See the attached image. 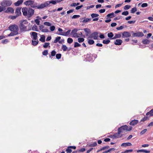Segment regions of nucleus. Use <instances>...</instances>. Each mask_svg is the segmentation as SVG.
Wrapping results in <instances>:
<instances>
[{
  "mask_svg": "<svg viewBox=\"0 0 153 153\" xmlns=\"http://www.w3.org/2000/svg\"><path fill=\"white\" fill-rule=\"evenodd\" d=\"M24 4L26 6L30 5V7L33 8H36L39 9H41V4H38L34 0H27L24 2Z\"/></svg>",
  "mask_w": 153,
  "mask_h": 153,
  "instance_id": "f257e3e1",
  "label": "nucleus"
},
{
  "mask_svg": "<svg viewBox=\"0 0 153 153\" xmlns=\"http://www.w3.org/2000/svg\"><path fill=\"white\" fill-rule=\"evenodd\" d=\"M132 127L131 126L128 128V126L126 125L123 126L118 128V131H119L118 134L124 132L123 131L125 130L130 131L132 130Z\"/></svg>",
  "mask_w": 153,
  "mask_h": 153,
  "instance_id": "f03ea898",
  "label": "nucleus"
},
{
  "mask_svg": "<svg viewBox=\"0 0 153 153\" xmlns=\"http://www.w3.org/2000/svg\"><path fill=\"white\" fill-rule=\"evenodd\" d=\"M50 4H52L53 5L56 4V3L55 0H52L50 1H47L44 3L41 4V9H42L45 7H47Z\"/></svg>",
  "mask_w": 153,
  "mask_h": 153,
  "instance_id": "7ed1b4c3",
  "label": "nucleus"
},
{
  "mask_svg": "<svg viewBox=\"0 0 153 153\" xmlns=\"http://www.w3.org/2000/svg\"><path fill=\"white\" fill-rule=\"evenodd\" d=\"M8 30L11 32H18L19 28L18 26L16 24L10 25L8 27Z\"/></svg>",
  "mask_w": 153,
  "mask_h": 153,
  "instance_id": "20e7f679",
  "label": "nucleus"
},
{
  "mask_svg": "<svg viewBox=\"0 0 153 153\" xmlns=\"http://www.w3.org/2000/svg\"><path fill=\"white\" fill-rule=\"evenodd\" d=\"M12 4V1L10 0H4L1 3V4L2 7H5L10 6Z\"/></svg>",
  "mask_w": 153,
  "mask_h": 153,
  "instance_id": "39448f33",
  "label": "nucleus"
},
{
  "mask_svg": "<svg viewBox=\"0 0 153 153\" xmlns=\"http://www.w3.org/2000/svg\"><path fill=\"white\" fill-rule=\"evenodd\" d=\"M22 22H20L19 25V27L20 29V32L22 33L27 31V27L25 26L22 23Z\"/></svg>",
  "mask_w": 153,
  "mask_h": 153,
  "instance_id": "423d86ee",
  "label": "nucleus"
},
{
  "mask_svg": "<svg viewBox=\"0 0 153 153\" xmlns=\"http://www.w3.org/2000/svg\"><path fill=\"white\" fill-rule=\"evenodd\" d=\"M99 33L97 32H95L92 33L88 37V38H93L94 40L98 39Z\"/></svg>",
  "mask_w": 153,
  "mask_h": 153,
  "instance_id": "0eeeda50",
  "label": "nucleus"
},
{
  "mask_svg": "<svg viewBox=\"0 0 153 153\" xmlns=\"http://www.w3.org/2000/svg\"><path fill=\"white\" fill-rule=\"evenodd\" d=\"M32 7H29L28 9V15L27 18L28 20L29 18L31 17L34 14L35 11L34 9H33Z\"/></svg>",
  "mask_w": 153,
  "mask_h": 153,
  "instance_id": "6e6552de",
  "label": "nucleus"
},
{
  "mask_svg": "<svg viewBox=\"0 0 153 153\" xmlns=\"http://www.w3.org/2000/svg\"><path fill=\"white\" fill-rule=\"evenodd\" d=\"M131 33H132V36L133 37H143L144 35L143 33L142 32L139 31L137 33H134L133 31H131Z\"/></svg>",
  "mask_w": 153,
  "mask_h": 153,
  "instance_id": "1a4fd4ad",
  "label": "nucleus"
},
{
  "mask_svg": "<svg viewBox=\"0 0 153 153\" xmlns=\"http://www.w3.org/2000/svg\"><path fill=\"white\" fill-rule=\"evenodd\" d=\"M93 56L91 53H88L87 54L86 57L85 58L86 61L92 62L94 61Z\"/></svg>",
  "mask_w": 153,
  "mask_h": 153,
  "instance_id": "9d476101",
  "label": "nucleus"
},
{
  "mask_svg": "<svg viewBox=\"0 0 153 153\" xmlns=\"http://www.w3.org/2000/svg\"><path fill=\"white\" fill-rule=\"evenodd\" d=\"M31 35V37L33 40H36L37 39V34L38 33L34 32H31L30 33Z\"/></svg>",
  "mask_w": 153,
  "mask_h": 153,
  "instance_id": "9b49d317",
  "label": "nucleus"
},
{
  "mask_svg": "<svg viewBox=\"0 0 153 153\" xmlns=\"http://www.w3.org/2000/svg\"><path fill=\"white\" fill-rule=\"evenodd\" d=\"M122 37L123 38H128L131 36V34L128 31H124L122 33Z\"/></svg>",
  "mask_w": 153,
  "mask_h": 153,
  "instance_id": "f8f14e48",
  "label": "nucleus"
},
{
  "mask_svg": "<svg viewBox=\"0 0 153 153\" xmlns=\"http://www.w3.org/2000/svg\"><path fill=\"white\" fill-rule=\"evenodd\" d=\"M28 9L27 7H23L22 8V12L23 13V15L25 16H27Z\"/></svg>",
  "mask_w": 153,
  "mask_h": 153,
  "instance_id": "ddd939ff",
  "label": "nucleus"
},
{
  "mask_svg": "<svg viewBox=\"0 0 153 153\" xmlns=\"http://www.w3.org/2000/svg\"><path fill=\"white\" fill-rule=\"evenodd\" d=\"M21 7H17L16 9L15 13L18 17L22 15V13L21 12Z\"/></svg>",
  "mask_w": 153,
  "mask_h": 153,
  "instance_id": "4468645a",
  "label": "nucleus"
},
{
  "mask_svg": "<svg viewBox=\"0 0 153 153\" xmlns=\"http://www.w3.org/2000/svg\"><path fill=\"white\" fill-rule=\"evenodd\" d=\"M14 10L11 7H8L7 10L4 11V12L7 13H14Z\"/></svg>",
  "mask_w": 153,
  "mask_h": 153,
  "instance_id": "2eb2a0df",
  "label": "nucleus"
},
{
  "mask_svg": "<svg viewBox=\"0 0 153 153\" xmlns=\"http://www.w3.org/2000/svg\"><path fill=\"white\" fill-rule=\"evenodd\" d=\"M123 42L122 40L120 39H116L114 42V44L116 45H121Z\"/></svg>",
  "mask_w": 153,
  "mask_h": 153,
  "instance_id": "dca6fc26",
  "label": "nucleus"
},
{
  "mask_svg": "<svg viewBox=\"0 0 153 153\" xmlns=\"http://www.w3.org/2000/svg\"><path fill=\"white\" fill-rule=\"evenodd\" d=\"M138 122V120H132L130 123V125L134 126L137 124Z\"/></svg>",
  "mask_w": 153,
  "mask_h": 153,
  "instance_id": "f3484780",
  "label": "nucleus"
},
{
  "mask_svg": "<svg viewBox=\"0 0 153 153\" xmlns=\"http://www.w3.org/2000/svg\"><path fill=\"white\" fill-rule=\"evenodd\" d=\"M132 145V144L130 142L123 143L121 145V146L126 147L127 146H131Z\"/></svg>",
  "mask_w": 153,
  "mask_h": 153,
  "instance_id": "a211bd4d",
  "label": "nucleus"
},
{
  "mask_svg": "<svg viewBox=\"0 0 153 153\" xmlns=\"http://www.w3.org/2000/svg\"><path fill=\"white\" fill-rule=\"evenodd\" d=\"M23 1V0H18L17 2L14 3V5L16 6H18L21 4Z\"/></svg>",
  "mask_w": 153,
  "mask_h": 153,
  "instance_id": "6ab92c4d",
  "label": "nucleus"
},
{
  "mask_svg": "<svg viewBox=\"0 0 153 153\" xmlns=\"http://www.w3.org/2000/svg\"><path fill=\"white\" fill-rule=\"evenodd\" d=\"M150 152V151L147 150L145 149H140L137 150V152H144L145 153H149Z\"/></svg>",
  "mask_w": 153,
  "mask_h": 153,
  "instance_id": "aec40b11",
  "label": "nucleus"
},
{
  "mask_svg": "<svg viewBox=\"0 0 153 153\" xmlns=\"http://www.w3.org/2000/svg\"><path fill=\"white\" fill-rule=\"evenodd\" d=\"M84 30L85 32L86 33V36H88V34H90L91 33V30L88 28H84Z\"/></svg>",
  "mask_w": 153,
  "mask_h": 153,
  "instance_id": "412c9836",
  "label": "nucleus"
},
{
  "mask_svg": "<svg viewBox=\"0 0 153 153\" xmlns=\"http://www.w3.org/2000/svg\"><path fill=\"white\" fill-rule=\"evenodd\" d=\"M142 42L144 44L147 45L149 43L150 41L147 39H145L142 40Z\"/></svg>",
  "mask_w": 153,
  "mask_h": 153,
  "instance_id": "4be33fe9",
  "label": "nucleus"
},
{
  "mask_svg": "<svg viewBox=\"0 0 153 153\" xmlns=\"http://www.w3.org/2000/svg\"><path fill=\"white\" fill-rule=\"evenodd\" d=\"M115 35L114 36L113 38L110 39H115L117 38H120L121 36V35L120 34H115Z\"/></svg>",
  "mask_w": 153,
  "mask_h": 153,
  "instance_id": "5701e85b",
  "label": "nucleus"
},
{
  "mask_svg": "<svg viewBox=\"0 0 153 153\" xmlns=\"http://www.w3.org/2000/svg\"><path fill=\"white\" fill-rule=\"evenodd\" d=\"M116 16V15L114 14V13L112 12L111 13L108 14L106 16L108 17V18H112Z\"/></svg>",
  "mask_w": 153,
  "mask_h": 153,
  "instance_id": "b1692460",
  "label": "nucleus"
},
{
  "mask_svg": "<svg viewBox=\"0 0 153 153\" xmlns=\"http://www.w3.org/2000/svg\"><path fill=\"white\" fill-rule=\"evenodd\" d=\"M19 34L18 32L15 33V32H12L9 34L8 35V36H13L15 35H16Z\"/></svg>",
  "mask_w": 153,
  "mask_h": 153,
  "instance_id": "393cba45",
  "label": "nucleus"
},
{
  "mask_svg": "<svg viewBox=\"0 0 153 153\" xmlns=\"http://www.w3.org/2000/svg\"><path fill=\"white\" fill-rule=\"evenodd\" d=\"M39 41L42 42H44L45 41V36L43 35H41V37L39 39Z\"/></svg>",
  "mask_w": 153,
  "mask_h": 153,
  "instance_id": "a878e982",
  "label": "nucleus"
},
{
  "mask_svg": "<svg viewBox=\"0 0 153 153\" xmlns=\"http://www.w3.org/2000/svg\"><path fill=\"white\" fill-rule=\"evenodd\" d=\"M153 114V109L151 110L149 112H148L146 113V115L147 116L149 115V117L153 116L152 115Z\"/></svg>",
  "mask_w": 153,
  "mask_h": 153,
  "instance_id": "bb28decb",
  "label": "nucleus"
},
{
  "mask_svg": "<svg viewBox=\"0 0 153 153\" xmlns=\"http://www.w3.org/2000/svg\"><path fill=\"white\" fill-rule=\"evenodd\" d=\"M32 30L33 31H38L39 30L37 28V26L35 24H34L32 27Z\"/></svg>",
  "mask_w": 153,
  "mask_h": 153,
  "instance_id": "cd10ccee",
  "label": "nucleus"
},
{
  "mask_svg": "<svg viewBox=\"0 0 153 153\" xmlns=\"http://www.w3.org/2000/svg\"><path fill=\"white\" fill-rule=\"evenodd\" d=\"M50 43L48 42H45L43 45V47L45 48H47L48 47L50 48V46L49 45Z\"/></svg>",
  "mask_w": 153,
  "mask_h": 153,
  "instance_id": "c85d7f7f",
  "label": "nucleus"
},
{
  "mask_svg": "<svg viewBox=\"0 0 153 153\" xmlns=\"http://www.w3.org/2000/svg\"><path fill=\"white\" fill-rule=\"evenodd\" d=\"M88 44L90 45H92L94 43V40L91 39H89L88 40Z\"/></svg>",
  "mask_w": 153,
  "mask_h": 153,
  "instance_id": "c756f323",
  "label": "nucleus"
},
{
  "mask_svg": "<svg viewBox=\"0 0 153 153\" xmlns=\"http://www.w3.org/2000/svg\"><path fill=\"white\" fill-rule=\"evenodd\" d=\"M61 38V37L57 36V37H56V38L55 40L53 42L54 43H56L57 42H59V40Z\"/></svg>",
  "mask_w": 153,
  "mask_h": 153,
  "instance_id": "7c9ffc66",
  "label": "nucleus"
},
{
  "mask_svg": "<svg viewBox=\"0 0 153 153\" xmlns=\"http://www.w3.org/2000/svg\"><path fill=\"white\" fill-rule=\"evenodd\" d=\"M51 55H49V57L50 58H51V57L52 56H54L56 54V51L55 50H53V51H52L51 52Z\"/></svg>",
  "mask_w": 153,
  "mask_h": 153,
  "instance_id": "2f4dec72",
  "label": "nucleus"
},
{
  "mask_svg": "<svg viewBox=\"0 0 153 153\" xmlns=\"http://www.w3.org/2000/svg\"><path fill=\"white\" fill-rule=\"evenodd\" d=\"M39 42L38 40L37 41H33V40L32 41V45L34 46L37 45L38 44Z\"/></svg>",
  "mask_w": 153,
  "mask_h": 153,
  "instance_id": "473e14b6",
  "label": "nucleus"
},
{
  "mask_svg": "<svg viewBox=\"0 0 153 153\" xmlns=\"http://www.w3.org/2000/svg\"><path fill=\"white\" fill-rule=\"evenodd\" d=\"M137 11V9L136 7L132 8L131 10V13H134Z\"/></svg>",
  "mask_w": 153,
  "mask_h": 153,
  "instance_id": "72a5a7b5",
  "label": "nucleus"
},
{
  "mask_svg": "<svg viewBox=\"0 0 153 153\" xmlns=\"http://www.w3.org/2000/svg\"><path fill=\"white\" fill-rule=\"evenodd\" d=\"M73 39L71 38H68L67 39V42L69 44H71L73 42Z\"/></svg>",
  "mask_w": 153,
  "mask_h": 153,
  "instance_id": "f704fd0d",
  "label": "nucleus"
},
{
  "mask_svg": "<svg viewBox=\"0 0 153 153\" xmlns=\"http://www.w3.org/2000/svg\"><path fill=\"white\" fill-rule=\"evenodd\" d=\"M114 36V34L112 32H110L108 34V36L110 39L113 38Z\"/></svg>",
  "mask_w": 153,
  "mask_h": 153,
  "instance_id": "c9c22d12",
  "label": "nucleus"
},
{
  "mask_svg": "<svg viewBox=\"0 0 153 153\" xmlns=\"http://www.w3.org/2000/svg\"><path fill=\"white\" fill-rule=\"evenodd\" d=\"M110 42V40H109L108 39L107 40H104L102 41V43L104 44H109Z\"/></svg>",
  "mask_w": 153,
  "mask_h": 153,
  "instance_id": "e433bc0d",
  "label": "nucleus"
},
{
  "mask_svg": "<svg viewBox=\"0 0 153 153\" xmlns=\"http://www.w3.org/2000/svg\"><path fill=\"white\" fill-rule=\"evenodd\" d=\"M99 16V15L96 13H92L91 15V16L92 18H94L97 17Z\"/></svg>",
  "mask_w": 153,
  "mask_h": 153,
  "instance_id": "4c0bfd02",
  "label": "nucleus"
},
{
  "mask_svg": "<svg viewBox=\"0 0 153 153\" xmlns=\"http://www.w3.org/2000/svg\"><path fill=\"white\" fill-rule=\"evenodd\" d=\"M97 143L96 142H95L94 143H91L88 145L89 147H95L97 145Z\"/></svg>",
  "mask_w": 153,
  "mask_h": 153,
  "instance_id": "58836bf2",
  "label": "nucleus"
},
{
  "mask_svg": "<svg viewBox=\"0 0 153 153\" xmlns=\"http://www.w3.org/2000/svg\"><path fill=\"white\" fill-rule=\"evenodd\" d=\"M91 20V19L86 18L82 21V22L83 23H86Z\"/></svg>",
  "mask_w": 153,
  "mask_h": 153,
  "instance_id": "ea45409f",
  "label": "nucleus"
},
{
  "mask_svg": "<svg viewBox=\"0 0 153 153\" xmlns=\"http://www.w3.org/2000/svg\"><path fill=\"white\" fill-rule=\"evenodd\" d=\"M62 48L63 50V51H67V49H68L67 47L65 45H62Z\"/></svg>",
  "mask_w": 153,
  "mask_h": 153,
  "instance_id": "a19ab883",
  "label": "nucleus"
},
{
  "mask_svg": "<svg viewBox=\"0 0 153 153\" xmlns=\"http://www.w3.org/2000/svg\"><path fill=\"white\" fill-rule=\"evenodd\" d=\"M81 45L77 42H74V48H76L81 46Z\"/></svg>",
  "mask_w": 153,
  "mask_h": 153,
  "instance_id": "79ce46f5",
  "label": "nucleus"
},
{
  "mask_svg": "<svg viewBox=\"0 0 153 153\" xmlns=\"http://www.w3.org/2000/svg\"><path fill=\"white\" fill-rule=\"evenodd\" d=\"M67 153H71L72 150L70 148H69V146L67 147V149L66 150Z\"/></svg>",
  "mask_w": 153,
  "mask_h": 153,
  "instance_id": "37998d69",
  "label": "nucleus"
},
{
  "mask_svg": "<svg viewBox=\"0 0 153 153\" xmlns=\"http://www.w3.org/2000/svg\"><path fill=\"white\" fill-rule=\"evenodd\" d=\"M85 39L83 38H79L78 39V41L79 43H81L84 41Z\"/></svg>",
  "mask_w": 153,
  "mask_h": 153,
  "instance_id": "c03bdc74",
  "label": "nucleus"
},
{
  "mask_svg": "<svg viewBox=\"0 0 153 153\" xmlns=\"http://www.w3.org/2000/svg\"><path fill=\"white\" fill-rule=\"evenodd\" d=\"M131 7V6L127 5L123 7V9L125 10H127L129 9Z\"/></svg>",
  "mask_w": 153,
  "mask_h": 153,
  "instance_id": "a18cd8bd",
  "label": "nucleus"
},
{
  "mask_svg": "<svg viewBox=\"0 0 153 153\" xmlns=\"http://www.w3.org/2000/svg\"><path fill=\"white\" fill-rule=\"evenodd\" d=\"M20 22H22V23L24 25H27L28 24V22L26 20H22L20 21Z\"/></svg>",
  "mask_w": 153,
  "mask_h": 153,
  "instance_id": "49530a36",
  "label": "nucleus"
},
{
  "mask_svg": "<svg viewBox=\"0 0 153 153\" xmlns=\"http://www.w3.org/2000/svg\"><path fill=\"white\" fill-rule=\"evenodd\" d=\"M62 55L61 53H58L56 54V58L57 59L61 58Z\"/></svg>",
  "mask_w": 153,
  "mask_h": 153,
  "instance_id": "de8ad7c7",
  "label": "nucleus"
},
{
  "mask_svg": "<svg viewBox=\"0 0 153 153\" xmlns=\"http://www.w3.org/2000/svg\"><path fill=\"white\" fill-rule=\"evenodd\" d=\"M18 17L17 16H11L9 17V18H10L12 20H14L16 18Z\"/></svg>",
  "mask_w": 153,
  "mask_h": 153,
  "instance_id": "09e8293b",
  "label": "nucleus"
},
{
  "mask_svg": "<svg viewBox=\"0 0 153 153\" xmlns=\"http://www.w3.org/2000/svg\"><path fill=\"white\" fill-rule=\"evenodd\" d=\"M128 14H129V13H128V11H124V12H122V14L123 15H124V16H126L128 15Z\"/></svg>",
  "mask_w": 153,
  "mask_h": 153,
  "instance_id": "8fccbe9b",
  "label": "nucleus"
},
{
  "mask_svg": "<svg viewBox=\"0 0 153 153\" xmlns=\"http://www.w3.org/2000/svg\"><path fill=\"white\" fill-rule=\"evenodd\" d=\"M55 28V27L54 25H52L51 26V25L50 27V29L51 31H53L54 30Z\"/></svg>",
  "mask_w": 153,
  "mask_h": 153,
  "instance_id": "3c124183",
  "label": "nucleus"
},
{
  "mask_svg": "<svg viewBox=\"0 0 153 153\" xmlns=\"http://www.w3.org/2000/svg\"><path fill=\"white\" fill-rule=\"evenodd\" d=\"M109 147H110L108 146H106L101 148V150H102V151L106 149H108Z\"/></svg>",
  "mask_w": 153,
  "mask_h": 153,
  "instance_id": "603ef678",
  "label": "nucleus"
},
{
  "mask_svg": "<svg viewBox=\"0 0 153 153\" xmlns=\"http://www.w3.org/2000/svg\"><path fill=\"white\" fill-rule=\"evenodd\" d=\"M48 50H45L42 52V54L44 56H46L48 54Z\"/></svg>",
  "mask_w": 153,
  "mask_h": 153,
  "instance_id": "864d4df0",
  "label": "nucleus"
},
{
  "mask_svg": "<svg viewBox=\"0 0 153 153\" xmlns=\"http://www.w3.org/2000/svg\"><path fill=\"white\" fill-rule=\"evenodd\" d=\"M78 31V30L77 29L75 28L73 30H72V31L71 33V34H74V33H76V32Z\"/></svg>",
  "mask_w": 153,
  "mask_h": 153,
  "instance_id": "5fc2aeb1",
  "label": "nucleus"
},
{
  "mask_svg": "<svg viewBox=\"0 0 153 153\" xmlns=\"http://www.w3.org/2000/svg\"><path fill=\"white\" fill-rule=\"evenodd\" d=\"M108 137L112 138L113 139L116 138V137L115 136V135H114H114H111V134L110 135L108 136Z\"/></svg>",
  "mask_w": 153,
  "mask_h": 153,
  "instance_id": "6e6d98bb",
  "label": "nucleus"
},
{
  "mask_svg": "<svg viewBox=\"0 0 153 153\" xmlns=\"http://www.w3.org/2000/svg\"><path fill=\"white\" fill-rule=\"evenodd\" d=\"M8 42V40L7 39L3 40L1 41V43L3 44H6Z\"/></svg>",
  "mask_w": 153,
  "mask_h": 153,
  "instance_id": "4d7b16f0",
  "label": "nucleus"
},
{
  "mask_svg": "<svg viewBox=\"0 0 153 153\" xmlns=\"http://www.w3.org/2000/svg\"><path fill=\"white\" fill-rule=\"evenodd\" d=\"M44 25L47 26H51V23L48 22H44Z\"/></svg>",
  "mask_w": 153,
  "mask_h": 153,
  "instance_id": "13d9d810",
  "label": "nucleus"
},
{
  "mask_svg": "<svg viewBox=\"0 0 153 153\" xmlns=\"http://www.w3.org/2000/svg\"><path fill=\"white\" fill-rule=\"evenodd\" d=\"M80 17V16L79 15H74L72 17V18L73 19H76L77 18H79Z\"/></svg>",
  "mask_w": 153,
  "mask_h": 153,
  "instance_id": "bf43d9fd",
  "label": "nucleus"
},
{
  "mask_svg": "<svg viewBox=\"0 0 153 153\" xmlns=\"http://www.w3.org/2000/svg\"><path fill=\"white\" fill-rule=\"evenodd\" d=\"M122 17V16H117V17H115L114 19V20L115 21V20H119L120 19H121Z\"/></svg>",
  "mask_w": 153,
  "mask_h": 153,
  "instance_id": "052dcab7",
  "label": "nucleus"
},
{
  "mask_svg": "<svg viewBox=\"0 0 153 153\" xmlns=\"http://www.w3.org/2000/svg\"><path fill=\"white\" fill-rule=\"evenodd\" d=\"M100 34L99 36V37L101 39H103L105 38V36L102 33H99Z\"/></svg>",
  "mask_w": 153,
  "mask_h": 153,
  "instance_id": "680f3d73",
  "label": "nucleus"
},
{
  "mask_svg": "<svg viewBox=\"0 0 153 153\" xmlns=\"http://www.w3.org/2000/svg\"><path fill=\"white\" fill-rule=\"evenodd\" d=\"M6 8L5 7L2 6H0V12H2L3 11L5 10Z\"/></svg>",
  "mask_w": 153,
  "mask_h": 153,
  "instance_id": "e2e57ef3",
  "label": "nucleus"
},
{
  "mask_svg": "<svg viewBox=\"0 0 153 153\" xmlns=\"http://www.w3.org/2000/svg\"><path fill=\"white\" fill-rule=\"evenodd\" d=\"M133 151L132 149H129L123 152H122V153H128V152H131Z\"/></svg>",
  "mask_w": 153,
  "mask_h": 153,
  "instance_id": "0e129e2a",
  "label": "nucleus"
},
{
  "mask_svg": "<svg viewBox=\"0 0 153 153\" xmlns=\"http://www.w3.org/2000/svg\"><path fill=\"white\" fill-rule=\"evenodd\" d=\"M148 4L147 3H143L141 5V7H147Z\"/></svg>",
  "mask_w": 153,
  "mask_h": 153,
  "instance_id": "69168bd1",
  "label": "nucleus"
},
{
  "mask_svg": "<svg viewBox=\"0 0 153 153\" xmlns=\"http://www.w3.org/2000/svg\"><path fill=\"white\" fill-rule=\"evenodd\" d=\"M146 131H147V129H144V130H142L140 132V134L141 135H143V134H145L146 133Z\"/></svg>",
  "mask_w": 153,
  "mask_h": 153,
  "instance_id": "338daca9",
  "label": "nucleus"
},
{
  "mask_svg": "<svg viewBox=\"0 0 153 153\" xmlns=\"http://www.w3.org/2000/svg\"><path fill=\"white\" fill-rule=\"evenodd\" d=\"M83 6L82 5L80 6H77L76 7V10H78L81 9Z\"/></svg>",
  "mask_w": 153,
  "mask_h": 153,
  "instance_id": "774afa93",
  "label": "nucleus"
}]
</instances>
